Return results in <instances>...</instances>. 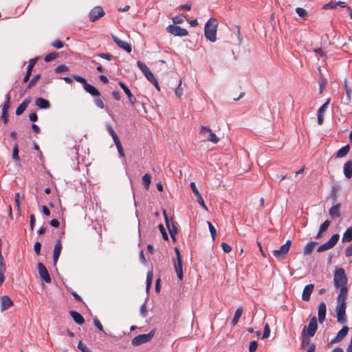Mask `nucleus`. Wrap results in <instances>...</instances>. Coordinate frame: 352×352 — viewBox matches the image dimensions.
I'll return each instance as SVG.
<instances>
[{
  "label": "nucleus",
  "mask_w": 352,
  "mask_h": 352,
  "mask_svg": "<svg viewBox=\"0 0 352 352\" xmlns=\"http://www.w3.org/2000/svg\"><path fill=\"white\" fill-rule=\"evenodd\" d=\"M217 27L218 21L213 18H210L205 24L204 35L210 42H214L217 39Z\"/></svg>",
  "instance_id": "obj_1"
},
{
  "label": "nucleus",
  "mask_w": 352,
  "mask_h": 352,
  "mask_svg": "<svg viewBox=\"0 0 352 352\" xmlns=\"http://www.w3.org/2000/svg\"><path fill=\"white\" fill-rule=\"evenodd\" d=\"M347 279L345 275L344 270L340 268L336 270L334 274V285L337 288L346 287Z\"/></svg>",
  "instance_id": "obj_2"
},
{
  "label": "nucleus",
  "mask_w": 352,
  "mask_h": 352,
  "mask_svg": "<svg viewBox=\"0 0 352 352\" xmlns=\"http://www.w3.org/2000/svg\"><path fill=\"white\" fill-rule=\"evenodd\" d=\"M155 331L152 330L147 334H141L133 338L131 343L133 346H139L140 344L148 342L154 336Z\"/></svg>",
  "instance_id": "obj_3"
},
{
  "label": "nucleus",
  "mask_w": 352,
  "mask_h": 352,
  "mask_svg": "<svg viewBox=\"0 0 352 352\" xmlns=\"http://www.w3.org/2000/svg\"><path fill=\"white\" fill-rule=\"evenodd\" d=\"M176 254V261L174 263L175 270L177 275L178 278L182 280L183 279V270H182V260L180 251L177 247L175 248Z\"/></svg>",
  "instance_id": "obj_4"
},
{
  "label": "nucleus",
  "mask_w": 352,
  "mask_h": 352,
  "mask_svg": "<svg viewBox=\"0 0 352 352\" xmlns=\"http://www.w3.org/2000/svg\"><path fill=\"white\" fill-rule=\"evenodd\" d=\"M337 320L340 324L346 322V303H337L336 307Z\"/></svg>",
  "instance_id": "obj_5"
},
{
  "label": "nucleus",
  "mask_w": 352,
  "mask_h": 352,
  "mask_svg": "<svg viewBox=\"0 0 352 352\" xmlns=\"http://www.w3.org/2000/svg\"><path fill=\"white\" fill-rule=\"evenodd\" d=\"M317 327H318L317 319L315 316H314L311 318L308 327H307L306 326L304 327L303 330H302L303 336H305V334H307L309 336V337L314 336L316 332Z\"/></svg>",
  "instance_id": "obj_6"
},
{
  "label": "nucleus",
  "mask_w": 352,
  "mask_h": 352,
  "mask_svg": "<svg viewBox=\"0 0 352 352\" xmlns=\"http://www.w3.org/2000/svg\"><path fill=\"white\" fill-rule=\"evenodd\" d=\"M163 213L164 215L166 224L168 229L170 237L173 241H176L175 236H176V234H177V228L176 224L175 222H173L172 221V219H170V220L168 219V216L165 211H164Z\"/></svg>",
  "instance_id": "obj_7"
},
{
  "label": "nucleus",
  "mask_w": 352,
  "mask_h": 352,
  "mask_svg": "<svg viewBox=\"0 0 352 352\" xmlns=\"http://www.w3.org/2000/svg\"><path fill=\"white\" fill-rule=\"evenodd\" d=\"M167 31L170 34L178 36H187L188 34V32L186 29L175 25H169L167 27Z\"/></svg>",
  "instance_id": "obj_8"
},
{
  "label": "nucleus",
  "mask_w": 352,
  "mask_h": 352,
  "mask_svg": "<svg viewBox=\"0 0 352 352\" xmlns=\"http://www.w3.org/2000/svg\"><path fill=\"white\" fill-rule=\"evenodd\" d=\"M200 133L204 136H206V133H208L206 136L207 140L214 144H217L219 141V138L206 126H202L201 127Z\"/></svg>",
  "instance_id": "obj_9"
},
{
  "label": "nucleus",
  "mask_w": 352,
  "mask_h": 352,
  "mask_svg": "<svg viewBox=\"0 0 352 352\" xmlns=\"http://www.w3.org/2000/svg\"><path fill=\"white\" fill-rule=\"evenodd\" d=\"M104 15V12L101 6L94 7L89 12V17L91 21L94 22Z\"/></svg>",
  "instance_id": "obj_10"
},
{
  "label": "nucleus",
  "mask_w": 352,
  "mask_h": 352,
  "mask_svg": "<svg viewBox=\"0 0 352 352\" xmlns=\"http://www.w3.org/2000/svg\"><path fill=\"white\" fill-rule=\"evenodd\" d=\"M290 248V243H284L279 250H274L273 255L278 258H283L287 254Z\"/></svg>",
  "instance_id": "obj_11"
},
{
  "label": "nucleus",
  "mask_w": 352,
  "mask_h": 352,
  "mask_svg": "<svg viewBox=\"0 0 352 352\" xmlns=\"http://www.w3.org/2000/svg\"><path fill=\"white\" fill-rule=\"evenodd\" d=\"M38 270L40 277L45 280V282L50 283L51 278L45 266L42 263H38Z\"/></svg>",
  "instance_id": "obj_12"
},
{
  "label": "nucleus",
  "mask_w": 352,
  "mask_h": 352,
  "mask_svg": "<svg viewBox=\"0 0 352 352\" xmlns=\"http://www.w3.org/2000/svg\"><path fill=\"white\" fill-rule=\"evenodd\" d=\"M10 96L9 94H8L6 96V102L3 106L1 113V118L5 124H6L8 122V109L10 108Z\"/></svg>",
  "instance_id": "obj_13"
},
{
  "label": "nucleus",
  "mask_w": 352,
  "mask_h": 352,
  "mask_svg": "<svg viewBox=\"0 0 352 352\" xmlns=\"http://www.w3.org/2000/svg\"><path fill=\"white\" fill-rule=\"evenodd\" d=\"M349 327L347 326H344L337 333V336L331 340L329 344H333L340 342L347 335Z\"/></svg>",
  "instance_id": "obj_14"
},
{
  "label": "nucleus",
  "mask_w": 352,
  "mask_h": 352,
  "mask_svg": "<svg viewBox=\"0 0 352 352\" xmlns=\"http://www.w3.org/2000/svg\"><path fill=\"white\" fill-rule=\"evenodd\" d=\"M113 41L116 43V45L121 49L125 50L127 52H131V46L128 43L120 40L116 36H112Z\"/></svg>",
  "instance_id": "obj_15"
},
{
  "label": "nucleus",
  "mask_w": 352,
  "mask_h": 352,
  "mask_svg": "<svg viewBox=\"0 0 352 352\" xmlns=\"http://www.w3.org/2000/svg\"><path fill=\"white\" fill-rule=\"evenodd\" d=\"M1 311H3L13 305V302L8 296H3L0 298Z\"/></svg>",
  "instance_id": "obj_16"
},
{
  "label": "nucleus",
  "mask_w": 352,
  "mask_h": 352,
  "mask_svg": "<svg viewBox=\"0 0 352 352\" xmlns=\"http://www.w3.org/2000/svg\"><path fill=\"white\" fill-rule=\"evenodd\" d=\"M314 288V284H309L305 287L302 294V299L303 300L309 301L310 300L311 294L313 292Z\"/></svg>",
  "instance_id": "obj_17"
},
{
  "label": "nucleus",
  "mask_w": 352,
  "mask_h": 352,
  "mask_svg": "<svg viewBox=\"0 0 352 352\" xmlns=\"http://www.w3.org/2000/svg\"><path fill=\"white\" fill-rule=\"evenodd\" d=\"M326 305L324 302H321L318 306V321L320 323H322L323 321L325 319L326 316Z\"/></svg>",
  "instance_id": "obj_18"
},
{
  "label": "nucleus",
  "mask_w": 352,
  "mask_h": 352,
  "mask_svg": "<svg viewBox=\"0 0 352 352\" xmlns=\"http://www.w3.org/2000/svg\"><path fill=\"white\" fill-rule=\"evenodd\" d=\"M343 172L347 179L352 177V160H349L344 164Z\"/></svg>",
  "instance_id": "obj_19"
},
{
  "label": "nucleus",
  "mask_w": 352,
  "mask_h": 352,
  "mask_svg": "<svg viewBox=\"0 0 352 352\" xmlns=\"http://www.w3.org/2000/svg\"><path fill=\"white\" fill-rule=\"evenodd\" d=\"M340 204H336L330 208L329 213L332 218H338L340 217Z\"/></svg>",
  "instance_id": "obj_20"
},
{
  "label": "nucleus",
  "mask_w": 352,
  "mask_h": 352,
  "mask_svg": "<svg viewBox=\"0 0 352 352\" xmlns=\"http://www.w3.org/2000/svg\"><path fill=\"white\" fill-rule=\"evenodd\" d=\"M347 297V287L340 288V293L337 297V303H346Z\"/></svg>",
  "instance_id": "obj_21"
},
{
  "label": "nucleus",
  "mask_w": 352,
  "mask_h": 352,
  "mask_svg": "<svg viewBox=\"0 0 352 352\" xmlns=\"http://www.w3.org/2000/svg\"><path fill=\"white\" fill-rule=\"evenodd\" d=\"M70 316L73 318V320L78 324H83L85 323V319L82 317L81 314H80L78 312L75 311H71L69 312Z\"/></svg>",
  "instance_id": "obj_22"
},
{
  "label": "nucleus",
  "mask_w": 352,
  "mask_h": 352,
  "mask_svg": "<svg viewBox=\"0 0 352 352\" xmlns=\"http://www.w3.org/2000/svg\"><path fill=\"white\" fill-rule=\"evenodd\" d=\"M84 89L87 92L93 96L98 97L100 96V91L96 87L89 83L84 86Z\"/></svg>",
  "instance_id": "obj_23"
},
{
  "label": "nucleus",
  "mask_w": 352,
  "mask_h": 352,
  "mask_svg": "<svg viewBox=\"0 0 352 352\" xmlns=\"http://www.w3.org/2000/svg\"><path fill=\"white\" fill-rule=\"evenodd\" d=\"M35 104L41 109H48L50 107V103L46 99L38 98L35 100Z\"/></svg>",
  "instance_id": "obj_24"
},
{
  "label": "nucleus",
  "mask_w": 352,
  "mask_h": 352,
  "mask_svg": "<svg viewBox=\"0 0 352 352\" xmlns=\"http://www.w3.org/2000/svg\"><path fill=\"white\" fill-rule=\"evenodd\" d=\"M30 102V98L25 99L16 109V115L20 116L23 113V111L28 107L29 103Z\"/></svg>",
  "instance_id": "obj_25"
},
{
  "label": "nucleus",
  "mask_w": 352,
  "mask_h": 352,
  "mask_svg": "<svg viewBox=\"0 0 352 352\" xmlns=\"http://www.w3.org/2000/svg\"><path fill=\"white\" fill-rule=\"evenodd\" d=\"M350 146L349 144L342 147L336 153V157L341 158L345 157L349 152Z\"/></svg>",
  "instance_id": "obj_26"
},
{
  "label": "nucleus",
  "mask_w": 352,
  "mask_h": 352,
  "mask_svg": "<svg viewBox=\"0 0 352 352\" xmlns=\"http://www.w3.org/2000/svg\"><path fill=\"white\" fill-rule=\"evenodd\" d=\"M62 249L61 243H56V245L54 249V256H53V260L54 264L57 262L58 257L60 254V251Z\"/></svg>",
  "instance_id": "obj_27"
},
{
  "label": "nucleus",
  "mask_w": 352,
  "mask_h": 352,
  "mask_svg": "<svg viewBox=\"0 0 352 352\" xmlns=\"http://www.w3.org/2000/svg\"><path fill=\"white\" fill-rule=\"evenodd\" d=\"M242 313H243V308L242 307H239V308L236 309V310L235 311V314H234V318H233V319L232 320V324L233 326H235L238 323V322H239V319H240V318H241V316L242 315Z\"/></svg>",
  "instance_id": "obj_28"
},
{
  "label": "nucleus",
  "mask_w": 352,
  "mask_h": 352,
  "mask_svg": "<svg viewBox=\"0 0 352 352\" xmlns=\"http://www.w3.org/2000/svg\"><path fill=\"white\" fill-rule=\"evenodd\" d=\"M352 240V226L349 227L344 233L342 242H350Z\"/></svg>",
  "instance_id": "obj_29"
},
{
  "label": "nucleus",
  "mask_w": 352,
  "mask_h": 352,
  "mask_svg": "<svg viewBox=\"0 0 352 352\" xmlns=\"http://www.w3.org/2000/svg\"><path fill=\"white\" fill-rule=\"evenodd\" d=\"M344 84L346 90V99L349 102H350L351 100L352 87L349 85L347 79L344 80Z\"/></svg>",
  "instance_id": "obj_30"
},
{
  "label": "nucleus",
  "mask_w": 352,
  "mask_h": 352,
  "mask_svg": "<svg viewBox=\"0 0 352 352\" xmlns=\"http://www.w3.org/2000/svg\"><path fill=\"white\" fill-rule=\"evenodd\" d=\"M329 226H330V221L329 220L324 221L323 222V223L320 226L319 232H318V234L316 236V239H319L321 233L324 231H326L328 229V228L329 227Z\"/></svg>",
  "instance_id": "obj_31"
},
{
  "label": "nucleus",
  "mask_w": 352,
  "mask_h": 352,
  "mask_svg": "<svg viewBox=\"0 0 352 352\" xmlns=\"http://www.w3.org/2000/svg\"><path fill=\"white\" fill-rule=\"evenodd\" d=\"M151 182V175L146 173L142 177V183L146 189H148Z\"/></svg>",
  "instance_id": "obj_32"
},
{
  "label": "nucleus",
  "mask_w": 352,
  "mask_h": 352,
  "mask_svg": "<svg viewBox=\"0 0 352 352\" xmlns=\"http://www.w3.org/2000/svg\"><path fill=\"white\" fill-rule=\"evenodd\" d=\"M137 65H138V68L144 74V75L145 74H146V73H148V72L151 71L149 69V68L147 67V65L145 63H144L143 62L140 61V60H138L137 62Z\"/></svg>",
  "instance_id": "obj_33"
},
{
  "label": "nucleus",
  "mask_w": 352,
  "mask_h": 352,
  "mask_svg": "<svg viewBox=\"0 0 352 352\" xmlns=\"http://www.w3.org/2000/svg\"><path fill=\"white\" fill-rule=\"evenodd\" d=\"M152 281H153V272L152 271H149V272H148L147 276H146V289L147 292H148V290L150 289V288L151 287Z\"/></svg>",
  "instance_id": "obj_34"
},
{
  "label": "nucleus",
  "mask_w": 352,
  "mask_h": 352,
  "mask_svg": "<svg viewBox=\"0 0 352 352\" xmlns=\"http://www.w3.org/2000/svg\"><path fill=\"white\" fill-rule=\"evenodd\" d=\"M41 78V75L40 74H37L36 76H34L31 80L29 82V83L27 85V89H31L32 87H34L36 83L38 82V80L40 79Z\"/></svg>",
  "instance_id": "obj_35"
},
{
  "label": "nucleus",
  "mask_w": 352,
  "mask_h": 352,
  "mask_svg": "<svg viewBox=\"0 0 352 352\" xmlns=\"http://www.w3.org/2000/svg\"><path fill=\"white\" fill-rule=\"evenodd\" d=\"M336 243H323L318 248V252H321L328 250L333 247Z\"/></svg>",
  "instance_id": "obj_36"
},
{
  "label": "nucleus",
  "mask_w": 352,
  "mask_h": 352,
  "mask_svg": "<svg viewBox=\"0 0 352 352\" xmlns=\"http://www.w3.org/2000/svg\"><path fill=\"white\" fill-rule=\"evenodd\" d=\"M330 100L328 99L325 103H324L318 109V114L324 116V112L326 111L328 105L329 104Z\"/></svg>",
  "instance_id": "obj_37"
},
{
  "label": "nucleus",
  "mask_w": 352,
  "mask_h": 352,
  "mask_svg": "<svg viewBox=\"0 0 352 352\" xmlns=\"http://www.w3.org/2000/svg\"><path fill=\"white\" fill-rule=\"evenodd\" d=\"M207 224L208 226V228H209V230H210V232L211 234L212 240L214 241L215 236H216V234H217L216 229H215V228L213 226V225L210 221H207Z\"/></svg>",
  "instance_id": "obj_38"
},
{
  "label": "nucleus",
  "mask_w": 352,
  "mask_h": 352,
  "mask_svg": "<svg viewBox=\"0 0 352 352\" xmlns=\"http://www.w3.org/2000/svg\"><path fill=\"white\" fill-rule=\"evenodd\" d=\"M339 190V187L334 186L331 188V196L333 199V203L335 204L337 201V191Z\"/></svg>",
  "instance_id": "obj_39"
},
{
  "label": "nucleus",
  "mask_w": 352,
  "mask_h": 352,
  "mask_svg": "<svg viewBox=\"0 0 352 352\" xmlns=\"http://www.w3.org/2000/svg\"><path fill=\"white\" fill-rule=\"evenodd\" d=\"M58 54L56 52H51L45 56L44 60L45 62H50L56 58Z\"/></svg>",
  "instance_id": "obj_40"
},
{
  "label": "nucleus",
  "mask_w": 352,
  "mask_h": 352,
  "mask_svg": "<svg viewBox=\"0 0 352 352\" xmlns=\"http://www.w3.org/2000/svg\"><path fill=\"white\" fill-rule=\"evenodd\" d=\"M37 61V58H34L30 60L29 64L27 67V72H29L32 74V69Z\"/></svg>",
  "instance_id": "obj_41"
},
{
  "label": "nucleus",
  "mask_w": 352,
  "mask_h": 352,
  "mask_svg": "<svg viewBox=\"0 0 352 352\" xmlns=\"http://www.w3.org/2000/svg\"><path fill=\"white\" fill-rule=\"evenodd\" d=\"M175 93L177 97L181 98L183 94V89L182 88V80H179V85L175 89Z\"/></svg>",
  "instance_id": "obj_42"
},
{
  "label": "nucleus",
  "mask_w": 352,
  "mask_h": 352,
  "mask_svg": "<svg viewBox=\"0 0 352 352\" xmlns=\"http://www.w3.org/2000/svg\"><path fill=\"white\" fill-rule=\"evenodd\" d=\"M12 158L15 160L19 162V148L17 144H15L14 148H13V152H12Z\"/></svg>",
  "instance_id": "obj_43"
},
{
  "label": "nucleus",
  "mask_w": 352,
  "mask_h": 352,
  "mask_svg": "<svg viewBox=\"0 0 352 352\" xmlns=\"http://www.w3.org/2000/svg\"><path fill=\"white\" fill-rule=\"evenodd\" d=\"M315 243H307L304 249L305 254H309L314 248Z\"/></svg>",
  "instance_id": "obj_44"
},
{
  "label": "nucleus",
  "mask_w": 352,
  "mask_h": 352,
  "mask_svg": "<svg viewBox=\"0 0 352 352\" xmlns=\"http://www.w3.org/2000/svg\"><path fill=\"white\" fill-rule=\"evenodd\" d=\"M184 16L183 14H178L173 18V22L175 24H179L183 23Z\"/></svg>",
  "instance_id": "obj_45"
},
{
  "label": "nucleus",
  "mask_w": 352,
  "mask_h": 352,
  "mask_svg": "<svg viewBox=\"0 0 352 352\" xmlns=\"http://www.w3.org/2000/svg\"><path fill=\"white\" fill-rule=\"evenodd\" d=\"M296 12L298 14V15L302 18H305L307 15V11L302 8H297L296 9Z\"/></svg>",
  "instance_id": "obj_46"
},
{
  "label": "nucleus",
  "mask_w": 352,
  "mask_h": 352,
  "mask_svg": "<svg viewBox=\"0 0 352 352\" xmlns=\"http://www.w3.org/2000/svg\"><path fill=\"white\" fill-rule=\"evenodd\" d=\"M270 335V328L268 324H265L264 327V331L262 336L263 339L267 338Z\"/></svg>",
  "instance_id": "obj_47"
},
{
  "label": "nucleus",
  "mask_w": 352,
  "mask_h": 352,
  "mask_svg": "<svg viewBox=\"0 0 352 352\" xmlns=\"http://www.w3.org/2000/svg\"><path fill=\"white\" fill-rule=\"evenodd\" d=\"M67 71H69V67L65 65H60L58 67H56L55 69L56 73H61V72H67Z\"/></svg>",
  "instance_id": "obj_48"
},
{
  "label": "nucleus",
  "mask_w": 352,
  "mask_h": 352,
  "mask_svg": "<svg viewBox=\"0 0 352 352\" xmlns=\"http://www.w3.org/2000/svg\"><path fill=\"white\" fill-rule=\"evenodd\" d=\"M78 348L82 352H91L90 350L87 348V346L85 344H83L82 341H80L78 342Z\"/></svg>",
  "instance_id": "obj_49"
},
{
  "label": "nucleus",
  "mask_w": 352,
  "mask_h": 352,
  "mask_svg": "<svg viewBox=\"0 0 352 352\" xmlns=\"http://www.w3.org/2000/svg\"><path fill=\"white\" fill-rule=\"evenodd\" d=\"M257 346H258V343L256 341H252L250 343V346H249V351L250 352H255L257 349Z\"/></svg>",
  "instance_id": "obj_50"
},
{
  "label": "nucleus",
  "mask_w": 352,
  "mask_h": 352,
  "mask_svg": "<svg viewBox=\"0 0 352 352\" xmlns=\"http://www.w3.org/2000/svg\"><path fill=\"white\" fill-rule=\"evenodd\" d=\"M6 271V265L0 266V285L4 282L5 276L4 272Z\"/></svg>",
  "instance_id": "obj_51"
},
{
  "label": "nucleus",
  "mask_w": 352,
  "mask_h": 352,
  "mask_svg": "<svg viewBox=\"0 0 352 352\" xmlns=\"http://www.w3.org/2000/svg\"><path fill=\"white\" fill-rule=\"evenodd\" d=\"M190 188H191L194 195H195V197H197V196L200 195L199 190L197 188L196 184H195V183L194 182H191L190 184Z\"/></svg>",
  "instance_id": "obj_52"
},
{
  "label": "nucleus",
  "mask_w": 352,
  "mask_h": 352,
  "mask_svg": "<svg viewBox=\"0 0 352 352\" xmlns=\"http://www.w3.org/2000/svg\"><path fill=\"white\" fill-rule=\"evenodd\" d=\"M98 56L107 60H111L112 59V55L109 53H100L98 54Z\"/></svg>",
  "instance_id": "obj_53"
},
{
  "label": "nucleus",
  "mask_w": 352,
  "mask_h": 352,
  "mask_svg": "<svg viewBox=\"0 0 352 352\" xmlns=\"http://www.w3.org/2000/svg\"><path fill=\"white\" fill-rule=\"evenodd\" d=\"M197 198V201L201 206V207L205 209L206 210H208V208H207V206H206L205 204V202L201 197V195H199L197 197H196Z\"/></svg>",
  "instance_id": "obj_54"
},
{
  "label": "nucleus",
  "mask_w": 352,
  "mask_h": 352,
  "mask_svg": "<svg viewBox=\"0 0 352 352\" xmlns=\"http://www.w3.org/2000/svg\"><path fill=\"white\" fill-rule=\"evenodd\" d=\"M74 78L76 81H78V82H79L82 83V84L83 85V87H84L86 84H88V83H87V80H86L85 78L81 77V76H74Z\"/></svg>",
  "instance_id": "obj_55"
},
{
  "label": "nucleus",
  "mask_w": 352,
  "mask_h": 352,
  "mask_svg": "<svg viewBox=\"0 0 352 352\" xmlns=\"http://www.w3.org/2000/svg\"><path fill=\"white\" fill-rule=\"evenodd\" d=\"M221 248L226 253H229L232 250V247L229 243H221Z\"/></svg>",
  "instance_id": "obj_56"
},
{
  "label": "nucleus",
  "mask_w": 352,
  "mask_h": 352,
  "mask_svg": "<svg viewBox=\"0 0 352 352\" xmlns=\"http://www.w3.org/2000/svg\"><path fill=\"white\" fill-rule=\"evenodd\" d=\"M52 46L56 49H60L63 47V43L60 40H56L52 43Z\"/></svg>",
  "instance_id": "obj_57"
},
{
  "label": "nucleus",
  "mask_w": 352,
  "mask_h": 352,
  "mask_svg": "<svg viewBox=\"0 0 352 352\" xmlns=\"http://www.w3.org/2000/svg\"><path fill=\"white\" fill-rule=\"evenodd\" d=\"M94 324L100 331H103V327L97 318L94 319Z\"/></svg>",
  "instance_id": "obj_58"
},
{
  "label": "nucleus",
  "mask_w": 352,
  "mask_h": 352,
  "mask_svg": "<svg viewBox=\"0 0 352 352\" xmlns=\"http://www.w3.org/2000/svg\"><path fill=\"white\" fill-rule=\"evenodd\" d=\"M94 102H95L96 105L98 107H99L100 109H103L104 108V103H103V102H102L101 98H96Z\"/></svg>",
  "instance_id": "obj_59"
},
{
  "label": "nucleus",
  "mask_w": 352,
  "mask_h": 352,
  "mask_svg": "<svg viewBox=\"0 0 352 352\" xmlns=\"http://www.w3.org/2000/svg\"><path fill=\"white\" fill-rule=\"evenodd\" d=\"M159 228H160L161 233H162V234L163 236V239L164 240L167 241L168 239V236L167 233L166 232V230H165L164 228L163 227L162 225H160Z\"/></svg>",
  "instance_id": "obj_60"
},
{
  "label": "nucleus",
  "mask_w": 352,
  "mask_h": 352,
  "mask_svg": "<svg viewBox=\"0 0 352 352\" xmlns=\"http://www.w3.org/2000/svg\"><path fill=\"white\" fill-rule=\"evenodd\" d=\"M314 52L318 54L320 57H326L325 52L322 48H316L314 50Z\"/></svg>",
  "instance_id": "obj_61"
},
{
  "label": "nucleus",
  "mask_w": 352,
  "mask_h": 352,
  "mask_svg": "<svg viewBox=\"0 0 352 352\" xmlns=\"http://www.w3.org/2000/svg\"><path fill=\"white\" fill-rule=\"evenodd\" d=\"M140 314L143 317L147 316V309L145 304H143L140 307Z\"/></svg>",
  "instance_id": "obj_62"
},
{
  "label": "nucleus",
  "mask_w": 352,
  "mask_h": 352,
  "mask_svg": "<svg viewBox=\"0 0 352 352\" xmlns=\"http://www.w3.org/2000/svg\"><path fill=\"white\" fill-rule=\"evenodd\" d=\"M146 79L150 81L151 82L155 79V76H153V73L149 71L148 73H146L144 74Z\"/></svg>",
  "instance_id": "obj_63"
},
{
  "label": "nucleus",
  "mask_w": 352,
  "mask_h": 352,
  "mask_svg": "<svg viewBox=\"0 0 352 352\" xmlns=\"http://www.w3.org/2000/svg\"><path fill=\"white\" fill-rule=\"evenodd\" d=\"M337 7L336 3L329 2L324 6V9H334Z\"/></svg>",
  "instance_id": "obj_64"
}]
</instances>
